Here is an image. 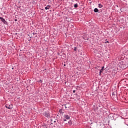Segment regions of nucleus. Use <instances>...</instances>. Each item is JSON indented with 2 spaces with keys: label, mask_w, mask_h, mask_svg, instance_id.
Wrapping results in <instances>:
<instances>
[{
  "label": "nucleus",
  "mask_w": 128,
  "mask_h": 128,
  "mask_svg": "<svg viewBox=\"0 0 128 128\" xmlns=\"http://www.w3.org/2000/svg\"><path fill=\"white\" fill-rule=\"evenodd\" d=\"M54 119L53 118H51L50 119V121L52 122V124H54V126H52V128H54L56 126H58V120H57L56 119H55V120H54Z\"/></svg>",
  "instance_id": "obj_1"
},
{
  "label": "nucleus",
  "mask_w": 128,
  "mask_h": 128,
  "mask_svg": "<svg viewBox=\"0 0 128 128\" xmlns=\"http://www.w3.org/2000/svg\"><path fill=\"white\" fill-rule=\"evenodd\" d=\"M44 116L45 118H50V112H48V111L44 112Z\"/></svg>",
  "instance_id": "obj_2"
},
{
  "label": "nucleus",
  "mask_w": 128,
  "mask_h": 128,
  "mask_svg": "<svg viewBox=\"0 0 128 128\" xmlns=\"http://www.w3.org/2000/svg\"><path fill=\"white\" fill-rule=\"evenodd\" d=\"M5 106L6 108H8V110H12L13 108V106L12 104H10V105L8 104H6Z\"/></svg>",
  "instance_id": "obj_3"
},
{
  "label": "nucleus",
  "mask_w": 128,
  "mask_h": 128,
  "mask_svg": "<svg viewBox=\"0 0 128 128\" xmlns=\"http://www.w3.org/2000/svg\"><path fill=\"white\" fill-rule=\"evenodd\" d=\"M112 96L113 97V98H118V94H116V92H114L112 94Z\"/></svg>",
  "instance_id": "obj_4"
},
{
  "label": "nucleus",
  "mask_w": 128,
  "mask_h": 128,
  "mask_svg": "<svg viewBox=\"0 0 128 128\" xmlns=\"http://www.w3.org/2000/svg\"><path fill=\"white\" fill-rule=\"evenodd\" d=\"M0 20H1V22H3V24H7V22L6 20H4V18H2V17H0Z\"/></svg>",
  "instance_id": "obj_5"
},
{
  "label": "nucleus",
  "mask_w": 128,
  "mask_h": 128,
  "mask_svg": "<svg viewBox=\"0 0 128 128\" xmlns=\"http://www.w3.org/2000/svg\"><path fill=\"white\" fill-rule=\"evenodd\" d=\"M58 114H60V116H62V114H64V109L63 108L60 109L59 110Z\"/></svg>",
  "instance_id": "obj_6"
},
{
  "label": "nucleus",
  "mask_w": 128,
  "mask_h": 128,
  "mask_svg": "<svg viewBox=\"0 0 128 128\" xmlns=\"http://www.w3.org/2000/svg\"><path fill=\"white\" fill-rule=\"evenodd\" d=\"M37 32H38V30H34V32H32V35L35 36L36 38L38 36V35H36V34H38Z\"/></svg>",
  "instance_id": "obj_7"
},
{
  "label": "nucleus",
  "mask_w": 128,
  "mask_h": 128,
  "mask_svg": "<svg viewBox=\"0 0 128 128\" xmlns=\"http://www.w3.org/2000/svg\"><path fill=\"white\" fill-rule=\"evenodd\" d=\"M64 118H66V120H70V116H69L68 115V114H65V115H64Z\"/></svg>",
  "instance_id": "obj_8"
},
{
  "label": "nucleus",
  "mask_w": 128,
  "mask_h": 128,
  "mask_svg": "<svg viewBox=\"0 0 128 128\" xmlns=\"http://www.w3.org/2000/svg\"><path fill=\"white\" fill-rule=\"evenodd\" d=\"M104 66H102V69L100 70V76L102 74V70H104Z\"/></svg>",
  "instance_id": "obj_9"
},
{
  "label": "nucleus",
  "mask_w": 128,
  "mask_h": 128,
  "mask_svg": "<svg viewBox=\"0 0 128 128\" xmlns=\"http://www.w3.org/2000/svg\"><path fill=\"white\" fill-rule=\"evenodd\" d=\"M53 124L52 122L50 120L48 121V124L51 126V124Z\"/></svg>",
  "instance_id": "obj_10"
},
{
  "label": "nucleus",
  "mask_w": 128,
  "mask_h": 128,
  "mask_svg": "<svg viewBox=\"0 0 128 128\" xmlns=\"http://www.w3.org/2000/svg\"><path fill=\"white\" fill-rule=\"evenodd\" d=\"M50 6L48 5L46 7H45V10H50Z\"/></svg>",
  "instance_id": "obj_11"
},
{
  "label": "nucleus",
  "mask_w": 128,
  "mask_h": 128,
  "mask_svg": "<svg viewBox=\"0 0 128 128\" xmlns=\"http://www.w3.org/2000/svg\"><path fill=\"white\" fill-rule=\"evenodd\" d=\"M94 12H98V8H95L94 9Z\"/></svg>",
  "instance_id": "obj_12"
},
{
  "label": "nucleus",
  "mask_w": 128,
  "mask_h": 128,
  "mask_svg": "<svg viewBox=\"0 0 128 128\" xmlns=\"http://www.w3.org/2000/svg\"><path fill=\"white\" fill-rule=\"evenodd\" d=\"M102 6H103L101 4H98V8H102Z\"/></svg>",
  "instance_id": "obj_13"
},
{
  "label": "nucleus",
  "mask_w": 128,
  "mask_h": 128,
  "mask_svg": "<svg viewBox=\"0 0 128 128\" xmlns=\"http://www.w3.org/2000/svg\"><path fill=\"white\" fill-rule=\"evenodd\" d=\"M74 8H78V4H74Z\"/></svg>",
  "instance_id": "obj_14"
},
{
  "label": "nucleus",
  "mask_w": 128,
  "mask_h": 128,
  "mask_svg": "<svg viewBox=\"0 0 128 128\" xmlns=\"http://www.w3.org/2000/svg\"><path fill=\"white\" fill-rule=\"evenodd\" d=\"M76 50H78V48L74 47V52H76Z\"/></svg>",
  "instance_id": "obj_15"
},
{
  "label": "nucleus",
  "mask_w": 128,
  "mask_h": 128,
  "mask_svg": "<svg viewBox=\"0 0 128 128\" xmlns=\"http://www.w3.org/2000/svg\"><path fill=\"white\" fill-rule=\"evenodd\" d=\"M32 4H36V2L33 1L32 2Z\"/></svg>",
  "instance_id": "obj_16"
},
{
  "label": "nucleus",
  "mask_w": 128,
  "mask_h": 128,
  "mask_svg": "<svg viewBox=\"0 0 128 128\" xmlns=\"http://www.w3.org/2000/svg\"><path fill=\"white\" fill-rule=\"evenodd\" d=\"M66 104H65V105H64L65 108H68L66 107Z\"/></svg>",
  "instance_id": "obj_17"
},
{
  "label": "nucleus",
  "mask_w": 128,
  "mask_h": 128,
  "mask_svg": "<svg viewBox=\"0 0 128 128\" xmlns=\"http://www.w3.org/2000/svg\"><path fill=\"white\" fill-rule=\"evenodd\" d=\"M14 22H18V19H14Z\"/></svg>",
  "instance_id": "obj_18"
},
{
  "label": "nucleus",
  "mask_w": 128,
  "mask_h": 128,
  "mask_svg": "<svg viewBox=\"0 0 128 128\" xmlns=\"http://www.w3.org/2000/svg\"><path fill=\"white\" fill-rule=\"evenodd\" d=\"M108 41H106L105 42V44H108Z\"/></svg>",
  "instance_id": "obj_19"
},
{
  "label": "nucleus",
  "mask_w": 128,
  "mask_h": 128,
  "mask_svg": "<svg viewBox=\"0 0 128 128\" xmlns=\"http://www.w3.org/2000/svg\"><path fill=\"white\" fill-rule=\"evenodd\" d=\"M64 66H66V64H64Z\"/></svg>",
  "instance_id": "obj_20"
},
{
  "label": "nucleus",
  "mask_w": 128,
  "mask_h": 128,
  "mask_svg": "<svg viewBox=\"0 0 128 128\" xmlns=\"http://www.w3.org/2000/svg\"><path fill=\"white\" fill-rule=\"evenodd\" d=\"M40 82H42V80H40Z\"/></svg>",
  "instance_id": "obj_21"
},
{
  "label": "nucleus",
  "mask_w": 128,
  "mask_h": 128,
  "mask_svg": "<svg viewBox=\"0 0 128 128\" xmlns=\"http://www.w3.org/2000/svg\"><path fill=\"white\" fill-rule=\"evenodd\" d=\"M63 120H64V122H66V119H64V118Z\"/></svg>",
  "instance_id": "obj_22"
},
{
  "label": "nucleus",
  "mask_w": 128,
  "mask_h": 128,
  "mask_svg": "<svg viewBox=\"0 0 128 128\" xmlns=\"http://www.w3.org/2000/svg\"><path fill=\"white\" fill-rule=\"evenodd\" d=\"M73 92L74 94V92H76V90H73Z\"/></svg>",
  "instance_id": "obj_23"
},
{
  "label": "nucleus",
  "mask_w": 128,
  "mask_h": 128,
  "mask_svg": "<svg viewBox=\"0 0 128 128\" xmlns=\"http://www.w3.org/2000/svg\"><path fill=\"white\" fill-rule=\"evenodd\" d=\"M17 8H20V6H17Z\"/></svg>",
  "instance_id": "obj_24"
},
{
  "label": "nucleus",
  "mask_w": 128,
  "mask_h": 128,
  "mask_svg": "<svg viewBox=\"0 0 128 128\" xmlns=\"http://www.w3.org/2000/svg\"><path fill=\"white\" fill-rule=\"evenodd\" d=\"M127 112H128V110H126Z\"/></svg>",
  "instance_id": "obj_25"
},
{
  "label": "nucleus",
  "mask_w": 128,
  "mask_h": 128,
  "mask_svg": "<svg viewBox=\"0 0 128 128\" xmlns=\"http://www.w3.org/2000/svg\"><path fill=\"white\" fill-rule=\"evenodd\" d=\"M29 40H30V39H29Z\"/></svg>",
  "instance_id": "obj_26"
}]
</instances>
